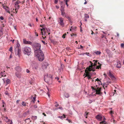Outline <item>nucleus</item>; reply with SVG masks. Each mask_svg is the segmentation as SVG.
I'll use <instances>...</instances> for the list:
<instances>
[{"instance_id":"4c0bfd02","label":"nucleus","mask_w":124,"mask_h":124,"mask_svg":"<svg viewBox=\"0 0 124 124\" xmlns=\"http://www.w3.org/2000/svg\"><path fill=\"white\" fill-rule=\"evenodd\" d=\"M87 78L88 79H91V76H90V75L87 76Z\"/></svg>"},{"instance_id":"0eeeda50","label":"nucleus","mask_w":124,"mask_h":124,"mask_svg":"<svg viewBox=\"0 0 124 124\" xmlns=\"http://www.w3.org/2000/svg\"><path fill=\"white\" fill-rule=\"evenodd\" d=\"M59 20L58 22L60 25L62 27H63L64 24L63 18L62 17H60L59 18Z\"/></svg>"},{"instance_id":"de8ad7c7","label":"nucleus","mask_w":124,"mask_h":124,"mask_svg":"<svg viewBox=\"0 0 124 124\" xmlns=\"http://www.w3.org/2000/svg\"><path fill=\"white\" fill-rule=\"evenodd\" d=\"M91 88L93 90H96V89L95 88H94V87L92 86L91 87Z\"/></svg>"},{"instance_id":"a878e982","label":"nucleus","mask_w":124,"mask_h":124,"mask_svg":"<svg viewBox=\"0 0 124 124\" xmlns=\"http://www.w3.org/2000/svg\"><path fill=\"white\" fill-rule=\"evenodd\" d=\"M23 43L24 44H27L28 41H27L25 39H23Z\"/></svg>"},{"instance_id":"39448f33","label":"nucleus","mask_w":124,"mask_h":124,"mask_svg":"<svg viewBox=\"0 0 124 124\" xmlns=\"http://www.w3.org/2000/svg\"><path fill=\"white\" fill-rule=\"evenodd\" d=\"M23 50L24 54L29 55L31 54V49L30 48L27 46H26L23 49Z\"/></svg>"},{"instance_id":"e433bc0d","label":"nucleus","mask_w":124,"mask_h":124,"mask_svg":"<svg viewBox=\"0 0 124 124\" xmlns=\"http://www.w3.org/2000/svg\"><path fill=\"white\" fill-rule=\"evenodd\" d=\"M61 12H63L64 11V10L63 8H62V9H61Z\"/></svg>"},{"instance_id":"4be33fe9","label":"nucleus","mask_w":124,"mask_h":124,"mask_svg":"<svg viewBox=\"0 0 124 124\" xmlns=\"http://www.w3.org/2000/svg\"><path fill=\"white\" fill-rule=\"evenodd\" d=\"M94 53H95L97 55L100 54H101V52L100 51H97L94 52Z\"/></svg>"},{"instance_id":"6e6d98bb","label":"nucleus","mask_w":124,"mask_h":124,"mask_svg":"<svg viewBox=\"0 0 124 124\" xmlns=\"http://www.w3.org/2000/svg\"><path fill=\"white\" fill-rule=\"evenodd\" d=\"M44 80L46 82H48V81H47L46 80V78H44Z\"/></svg>"},{"instance_id":"9b49d317","label":"nucleus","mask_w":124,"mask_h":124,"mask_svg":"<svg viewBox=\"0 0 124 124\" xmlns=\"http://www.w3.org/2000/svg\"><path fill=\"white\" fill-rule=\"evenodd\" d=\"M3 8H4L6 11L7 12L9 13H10L9 11V8L7 7L6 6H3Z\"/></svg>"},{"instance_id":"f257e3e1","label":"nucleus","mask_w":124,"mask_h":124,"mask_svg":"<svg viewBox=\"0 0 124 124\" xmlns=\"http://www.w3.org/2000/svg\"><path fill=\"white\" fill-rule=\"evenodd\" d=\"M41 45L40 44L37 43H34L32 44V46L34 50L35 53H37L39 52V50H40L41 47Z\"/></svg>"},{"instance_id":"a18cd8bd","label":"nucleus","mask_w":124,"mask_h":124,"mask_svg":"<svg viewBox=\"0 0 124 124\" xmlns=\"http://www.w3.org/2000/svg\"><path fill=\"white\" fill-rule=\"evenodd\" d=\"M67 0H66V1H65V2H66V4L67 5V6H68V3H67Z\"/></svg>"},{"instance_id":"4d7b16f0","label":"nucleus","mask_w":124,"mask_h":124,"mask_svg":"<svg viewBox=\"0 0 124 124\" xmlns=\"http://www.w3.org/2000/svg\"><path fill=\"white\" fill-rule=\"evenodd\" d=\"M55 78L56 79H57V80H58L59 78L58 77H56Z\"/></svg>"},{"instance_id":"7c9ffc66","label":"nucleus","mask_w":124,"mask_h":124,"mask_svg":"<svg viewBox=\"0 0 124 124\" xmlns=\"http://www.w3.org/2000/svg\"><path fill=\"white\" fill-rule=\"evenodd\" d=\"M10 82V80L8 79H7L6 81V82L7 84H9Z\"/></svg>"},{"instance_id":"603ef678","label":"nucleus","mask_w":124,"mask_h":124,"mask_svg":"<svg viewBox=\"0 0 124 124\" xmlns=\"http://www.w3.org/2000/svg\"><path fill=\"white\" fill-rule=\"evenodd\" d=\"M96 81H100L99 80V79H98V78H97L95 80Z\"/></svg>"},{"instance_id":"5701e85b","label":"nucleus","mask_w":124,"mask_h":124,"mask_svg":"<svg viewBox=\"0 0 124 124\" xmlns=\"http://www.w3.org/2000/svg\"><path fill=\"white\" fill-rule=\"evenodd\" d=\"M16 76L18 78H20V74L18 73H16Z\"/></svg>"},{"instance_id":"423d86ee","label":"nucleus","mask_w":124,"mask_h":124,"mask_svg":"<svg viewBox=\"0 0 124 124\" xmlns=\"http://www.w3.org/2000/svg\"><path fill=\"white\" fill-rule=\"evenodd\" d=\"M20 46L18 43H17L16 46L15 47V54L16 55H19L21 53V50L20 48Z\"/></svg>"},{"instance_id":"e2e57ef3","label":"nucleus","mask_w":124,"mask_h":124,"mask_svg":"<svg viewBox=\"0 0 124 124\" xmlns=\"http://www.w3.org/2000/svg\"><path fill=\"white\" fill-rule=\"evenodd\" d=\"M43 115H44V116H46V114L45 113H43L42 114Z\"/></svg>"},{"instance_id":"8fccbe9b","label":"nucleus","mask_w":124,"mask_h":124,"mask_svg":"<svg viewBox=\"0 0 124 124\" xmlns=\"http://www.w3.org/2000/svg\"><path fill=\"white\" fill-rule=\"evenodd\" d=\"M114 113V112L112 111H111L110 112V114L111 115H112V114Z\"/></svg>"},{"instance_id":"79ce46f5","label":"nucleus","mask_w":124,"mask_h":124,"mask_svg":"<svg viewBox=\"0 0 124 124\" xmlns=\"http://www.w3.org/2000/svg\"><path fill=\"white\" fill-rule=\"evenodd\" d=\"M66 35V34L65 33L62 36V38H65V36Z\"/></svg>"},{"instance_id":"6ab92c4d","label":"nucleus","mask_w":124,"mask_h":124,"mask_svg":"<svg viewBox=\"0 0 124 124\" xmlns=\"http://www.w3.org/2000/svg\"><path fill=\"white\" fill-rule=\"evenodd\" d=\"M76 28V26L74 27H71V29H70V31H71L73 30H75V29Z\"/></svg>"},{"instance_id":"09e8293b","label":"nucleus","mask_w":124,"mask_h":124,"mask_svg":"<svg viewBox=\"0 0 124 124\" xmlns=\"http://www.w3.org/2000/svg\"><path fill=\"white\" fill-rule=\"evenodd\" d=\"M88 114V113H86L85 112V116H87Z\"/></svg>"},{"instance_id":"f8f14e48","label":"nucleus","mask_w":124,"mask_h":124,"mask_svg":"<svg viewBox=\"0 0 124 124\" xmlns=\"http://www.w3.org/2000/svg\"><path fill=\"white\" fill-rule=\"evenodd\" d=\"M89 16L87 14H85V17H84V20L86 22L87 21V19L89 18Z\"/></svg>"},{"instance_id":"412c9836","label":"nucleus","mask_w":124,"mask_h":124,"mask_svg":"<svg viewBox=\"0 0 124 124\" xmlns=\"http://www.w3.org/2000/svg\"><path fill=\"white\" fill-rule=\"evenodd\" d=\"M93 61L95 62L94 63V65H93V64H92L93 66V65L94 66H96L97 65V63L98 62V61L97 60H93Z\"/></svg>"},{"instance_id":"13d9d810","label":"nucleus","mask_w":124,"mask_h":124,"mask_svg":"<svg viewBox=\"0 0 124 124\" xmlns=\"http://www.w3.org/2000/svg\"><path fill=\"white\" fill-rule=\"evenodd\" d=\"M21 2V3H22V4H23L25 2V1L24 0H23V1Z\"/></svg>"},{"instance_id":"4468645a","label":"nucleus","mask_w":124,"mask_h":124,"mask_svg":"<svg viewBox=\"0 0 124 124\" xmlns=\"http://www.w3.org/2000/svg\"><path fill=\"white\" fill-rule=\"evenodd\" d=\"M121 67V65L120 62L119 61L117 62L116 67L117 68H120Z\"/></svg>"},{"instance_id":"b1692460","label":"nucleus","mask_w":124,"mask_h":124,"mask_svg":"<svg viewBox=\"0 0 124 124\" xmlns=\"http://www.w3.org/2000/svg\"><path fill=\"white\" fill-rule=\"evenodd\" d=\"M0 76H1V77L4 76L5 77L6 76V75H4V73L2 72H1L0 73Z\"/></svg>"},{"instance_id":"a211bd4d","label":"nucleus","mask_w":124,"mask_h":124,"mask_svg":"<svg viewBox=\"0 0 124 124\" xmlns=\"http://www.w3.org/2000/svg\"><path fill=\"white\" fill-rule=\"evenodd\" d=\"M21 3V2L20 1H19L18 0H17V1H16L15 3V5H16L19 3Z\"/></svg>"},{"instance_id":"0e129e2a","label":"nucleus","mask_w":124,"mask_h":124,"mask_svg":"<svg viewBox=\"0 0 124 124\" xmlns=\"http://www.w3.org/2000/svg\"><path fill=\"white\" fill-rule=\"evenodd\" d=\"M20 101V100H17V101H16V103H18Z\"/></svg>"},{"instance_id":"aec40b11","label":"nucleus","mask_w":124,"mask_h":124,"mask_svg":"<svg viewBox=\"0 0 124 124\" xmlns=\"http://www.w3.org/2000/svg\"><path fill=\"white\" fill-rule=\"evenodd\" d=\"M31 118L33 120H36L37 118V116H32Z\"/></svg>"},{"instance_id":"cd10ccee","label":"nucleus","mask_w":124,"mask_h":124,"mask_svg":"<svg viewBox=\"0 0 124 124\" xmlns=\"http://www.w3.org/2000/svg\"><path fill=\"white\" fill-rule=\"evenodd\" d=\"M101 64H100L99 66H96V69H99L100 68H101Z\"/></svg>"},{"instance_id":"bb28decb","label":"nucleus","mask_w":124,"mask_h":124,"mask_svg":"<svg viewBox=\"0 0 124 124\" xmlns=\"http://www.w3.org/2000/svg\"><path fill=\"white\" fill-rule=\"evenodd\" d=\"M22 105L24 106H26V103L24 101H23L22 103Z\"/></svg>"},{"instance_id":"dca6fc26","label":"nucleus","mask_w":124,"mask_h":124,"mask_svg":"<svg viewBox=\"0 0 124 124\" xmlns=\"http://www.w3.org/2000/svg\"><path fill=\"white\" fill-rule=\"evenodd\" d=\"M36 94H34V97H33L32 99V101L33 102V103H34L35 102V101L36 100Z\"/></svg>"},{"instance_id":"5fc2aeb1","label":"nucleus","mask_w":124,"mask_h":124,"mask_svg":"<svg viewBox=\"0 0 124 124\" xmlns=\"http://www.w3.org/2000/svg\"><path fill=\"white\" fill-rule=\"evenodd\" d=\"M42 42L45 45L46 44H46L45 43V41H43V40H42Z\"/></svg>"},{"instance_id":"ddd939ff","label":"nucleus","mask_w":124,"mask_h":124,"mask_svg":"<svg viewBox=\"0 0 124 124\" xmlns=\"http://www.w3.org/2000/svg\"><path fill=\"white\" fill-rule=\"evenodd\" d=\"M16 70L17 71L20 72L21 71V68L19 66H17L15 68Z\"/></svg>"},{"instance_id":"338daca9","label":"nucleus","mask_w":124,"mask_h":124,"mask_svg":"<svg viewBox=\"0 0 124 124\" xmlns=\"http://www.w3.org/2000/svg\"><path fill=\"white\" fill-rule=\"evenodd\" d=\"M59 118H62L63 117L62 116H59L58 117Z\"/></svg>"},{"instance_id":"2eb2a0df","label":"nucleus","mask_w":124,"mask_h":124,"mask_svg":"<svg viewBox=\"0 0 124 124\" xmlns=\"http://www.w3.org/2000/svg\"><path fill=\"white\" fill-rule=\"evenodd\" d=\"M108 75L112 78H115L114 76L110 72L108 73Z\"/></svg>"},{"instance_id":"c756f323","label":"nucleus","mask_w":124,"mask_h":124,"mask_svg":"<svg viewBox=\"0 0 124 124\" xmlns=\"http://www.w3.org/2000/svg\"><path fill=\"white\" fill-rule=\"evenodd\" d=\"M9 51L11 52L12 53V47H11L9 49Z\"/></svg>"},{"instance_id":"bf43d9fd","label":"nucleus","mask_w":124,"mask_h":124,"mask_svg":"<svg viewBox=\"0 0 124 124\" xmlns=\"http://www.w3.org/2000/svg\"><path fill=\"white\" fill-rule=\"evenodd\" d=\"M40 27H42H42H43V28H45L44 27V25H40Z\"/></svg>"},{"instance_id":"774afa93","label":"nucleus","mask_w":124,"mask_h":124,"mask_svg":"<svg viewBox=\"0 0 124 124\" xmlns=\"http://www.w3.org/2000/svg\"><path fill=\"white\" fill-rule=\"evenodd\" d=\"M104 76H105V77H106L107 76V75L105 73H104Z\"/></svg>"},{"instance_id":"c9c22d12","label":"nucleus","mask_w":124,"mask_h":124,"mask_svg":"<svg viewBox=\"0 0 124 124\" xmlns=\"http://www.w3.org/2000/svg\"><path fill=\"white\" fill-rule=\"evenodd\" d=\"M18 8H16H16L15 9V11L16 12V13H17V11L18 10Z\"/></svg>"},{"instance_id":"473e14b6","label":"nucleus","mask_w":124,"mask_h":124,"mask_svg":"<svg viewBox=\"0 0 124 124\" xmlns=\"http://www.w3.org/2000/svg\"><path fill=\"white\" fill-rule=\"evenodd\" d=\"M52 42L54 44H56L57 43V42L54 40H52Z\"/></svg>"},{"instance_id":"f3484780","label":"nucleus","mask_w":124,"mask_h":124,"mask_svg":"<svg viewBox=\"0 0 124 124\" xmlns=\"http://www.w3.org/2000/svg\"><path fill=\"white\" fill-rule=\"evenodd\" d=\"M64 17L67 18L71 22L72 20L70 17L66 15H65V16Z\"/></svg>"},{"instance_id":"7ed1b4c3","label":"nucleus","mask_w":124,"mask_h":124,"mask_svg":"<svg viewBox=\"0 0 124 124\" xmlns=\"http://www.w3.org/2000/svg\"><path fill=\"white\" fill-rule=\"evenodd\" d=\"M90 62L91 63V65L89 66V67L87 68L85 70V72L86 73L85 77H87L90 75V73L88 72V71H95V69H94L93 68V63L91 62Z\"/></svg>"},{"instance_id":"3c124183","label":"nucleus","mask_w":124,"mask_h":124,"mask_svg":"<svg viewBox=\"0 0 124 124\" xmlns=\"http://www.w3.org/2000/svg\"><path fill=\"white\" fill-rule=\"evenodd\" d=\"M86 54L87 55H88V56H90V54H89V53H86Z\"/></svg>"},{"instance_id":"37998d69","label":"nucleus","mask_w":124,"mask_h":124,"mask_svg":"<svg viewBox=\"0 0 124 124\" xmlns=\"http://www.w3.org/2000/svg\"><path fill=\"white\" fill-rule=\"evenodd\" d=\"M16 6H15V7H16V8H17L19 9L20 8V6L19 5H16Z\"/></svg>"},{"instance_id":"ea45409f","label":"nucleus","mask_w":124,"mask_h":124,"mask_svg":"<svg viewBox=\"0 0 124 124\" xmlns=\"http://www.w3.org/2000/svg\"><path fill=\"white\" fill-rule=\"evenodd\" d=\"M5 94L6 95H9V93H8L7 91H6L5 92Z\"/></svg>"},{"instance_id":"f704fd0d","label":"nucleus","mask_w":124,"mask_h":124,"mask_svg":"<svg viewBox=\"0 0 124 124\" xmlns=\"http://www.w3.org/2000/svg\"><path fill=\"white\" fill-rule=\"evenodd\" d=\"M65 96L67 98H68L69 96V95L67 93H66L65 94Z\"/></svg>"},{"instance_id":"393cba45","label":"nucleus","mask_w":124,"mask_h":124,"mask_svg":"<svg viewBox=\"0 0 124 124\" xmlns=\"http://www.w3.org/2000/svg\"><path fill=\"white\" fill-rule=\"evenodd\" d=\"M61 15H62V16L63 17L64 16V17H65V15H66L65 13V12H64V11L62 12H61Z\"/></svg>"},{"instance_id":"20e7f679","label":"nucleus","mask_w":124,"mask_h":124,"mask_svg":"<svg viewBox=\"0 0 124 124\" xmlns=\"http://www.w3.org/2000/svg\"><path fill=\"white\" fill-rule=\"evenodd\" d=\"M40 30L41 34L45 36V37L42 36L43 38L44 39L46 38V36L47 35V33H48L50 31V30L49 29H47L46 28L43 27H42V29H40Z\"/></svg>"},{"instance_id":"58836bf2","label":"nucleus","mask_w":124,"mask_h":124,"mask_svg":"<svg viewBox=\"0 0 124 124\" xmlns=\"http://www.w3.org/2000/svg\"><path fill=\"white\" fill-rule=\"evenodd\" d=\"M113 122L114 124H116V121H115L114 119L113 120Z\"/></svg>"},{"instance_id":"864d4df0","label":"nucleus","mask_w":124,"mask_h":124,"mask_svg":"<svg viewBox=\"0 0 124 124\" xmlns=\"http://www.w3.org/2000/svg\"><path fill=\"white\" fill-rule=\"evenodd\" d=\"M0 19L1 20H3L4 19V18L3 17L1 16L0 17Z\"/></svg>"},{"instance_id":"a19ab883","label":"nucleus","mask_w":124,"mask_h":124,"mask_svg":"<svg viewBox=\"0 0 124 124\" xmlns=\"http://www.w3.org/2000/svg\"><path fill=\"white\" fill-rule=\"evenodd\" d=\"M29 120V122H31V120H30V118H28V119H27L25 120V121H26H26L27 120Z\"/></svg>"},{"instance_id":"c85d7f7f","label":"nucleus","mask_w":124,"mask_h":124,"mask_svg":"<svg viewBox=\"0 0 124 124\" xmlns=\"http://www.w3.org/2000/svg\"><path fill=\"white\" fill-rule=\"evenodd\" d=\"M100 124H105L106 123L105 120H103V121L100 122Z\"/></svg>"},{"instance_id":"69168bd1","label":"nucleus","mask_w":124,"mask_h":124,"mask_svg":"<svg viewBox=\"0 0 124 124\" xmlns=\"http://www.w3.org/2000/svg\"><path fill=\"white\" fill-rule=\"evenodd\" d=\"M102 117H103V119L104 120H106V119L105 118V117L104 116H102Z\"/></svg>"},{"instance_id":"72a5a7b5","label":"nucleus","mask_w":124,"mask_h":124,"mask_svg":"<svg viewBox=\"0 0 124 124\" xmlns=\"http://www.w3.org/2000/svg\"><path fill=\"white\" fill-rule=\"evenodd\" d=\"M70 35L71 36H76L77 34H74L73 33H72L71 34H70Z\"/></svg>"},{"instance_id":"f03ea898","label":"nucleus","mask_w":124,"mask_h":124,"mask_svg":"<svg viewBox=\"0 0 124 124\" xmlns=\"http://www.w3.org/2000/svg\"><path fill=\"white\" fill-rule=\"evenodd\" d=\"M39 51L37 53H35V55L38 58L39 61H42L44 58V54L41 50H39Z\"/></svg>"},{"instance_id":"1a4fd4ad","label":"nucleus","mask_w":124,"mask_h":124,"mask_svg":"<svg viewBox=\"0 0 124 124\" xmlns=\"http://www.w3.org/2000/svg\"><path fill=\"white\" fill-rule=\"evenodd\" d=\"M5 118L6 119H4V120L6 122H9V123H8V124H12L13 122L12 121L9 119L8 117H6Z\"/></svg>"},{"instance_id":"2f4dec72","label":"nucleus","mask_w":124,"mask_h":124,"mask_svg":"<svg viewBox=\"0 0 124 124\" xmlns=\"http://www.w3.org/2000/svg\"><path fill=\"white\" fill-rule=\"evenodd\" d=\"M32 44H33V43H32L31 42V41H28V43H27L28 44L31 45L32 46Z\"/></svg>"},{"instance_id":"052dcab7","label":"nucleus","mask_w":124,"mask_h":124,"mask_svg":"<svg viewBox=\"0 0 124 124\" xmlns=\"http://www.w3.org/2000/svg\"><path fill=\"white\" fill-rule=\"evenodd\" d=\"M58 2V0H55V3H57Z\"/></svg>"},{"instance_id":"9d476101","label":"nucleus","mask_w":124,"mask_h":124,"mask_svg":"<svg viewBox=\"0 0 124 124\" xmlns=\"http://www.w3.org/2000/svg\"><path fill=\"white\" fill-rule=\"evenodd\" d=\"M96 119L100 121H101L103 118L102 116L101 115H98L96 116Z\"/></svg>"},{"instance_id":"c03bdc74","label":"nucleus","mask_w":124,"mask_h":124,"mask_svg":"<svg viewBox=\"0 0 124 124\" xmlns=\"http://www.w3.org/2000/svg\"><path fill=\"white\" fill-rule=\"evenodd\" d=\"M121 46L122 47H124V44L122 43L121 44Z\"/></svg>"},{"instance_id":"49530a36","label":"nucleus","mask_w":124,"mask_h":124,"mask_svg":"<svg viewBox=\"0 0 124 124\" xmlns=\"http://www.w3.org/2000/svg\"><path fill=\"white\" fill-rule=\"evenodd\" d=\"M35 35L36 36H38V33L36 32H35Z\"/></svg>"},{"instance_id":"680f3d73","label":"nucleus","mask_w":124,"mask_h":124,"mask_svg":"<svg viewBox=\"0 0 124 124\" xmlns=\"http://www.w3.org/2000/svg\"><path fill=\"white\" fill-rule=\"evenodd\" d=\"M26 72L27 73H29L30 72V71L28 69H27L26 70Z\"/></svg>"},{"instance_id":"6e6552de","label":"nucleus","mask_w":124,"mask_h":124,"mask_svg":"<svg viewBox=\"0 0 124 124\" xmlns=\"http://www.w3.org/2000/svg\"><path fill=\"white\" fill-rule=\"evenodd\" d=\"M101 88L97 87V89H96V94H98L101 95L102 93L101 92Z\"/></svg>"}]
</instances>
